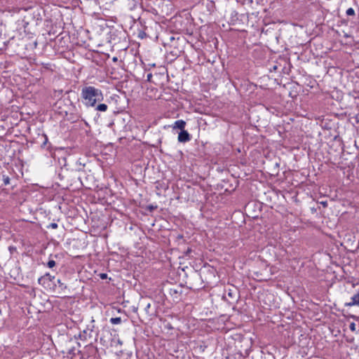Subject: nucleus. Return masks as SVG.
<instances>
[{"instance_id": "nucleus-15", "label": "nucleus", "mask_w": 359, "mask_h": 359, "mask_svg": "<svg viewBox=\"0 0 359 359\" xmlns=\"http://www.w3.org/2000/svg\"><path fill=\"white\" fill-rule=\"evenodd\" d=\"M192 249L190 248H188L186 251H184V254L186 257H193L191 255L192 253Z\"/></svg>"}, {"instance_id": "nucleus-27", "label": "nucleus", "mask_w": 359, "mask_h": 359, "mask_svg": "<svg viewBox=\"0 0 359 359\" xmlns=\"http://www.w3.org/2000/svg\"><path fill=\"white\" fill-rule=\"evenodd\" d=\"M277 69H278L277 65H274V66H273L272 68H271V71H272V70L273 71H276Z\"/></svg>"}, {"instance_id": "nucleus-21", "label": "nucleus", "mask_w": 359, "mask_h": 359, "mask_svg": "<svg viewBox=\"0 0 359 359\" xmlns=\"http://www.w3.org/2000/svg\"><path fill=\"white\" fill-rule=\"evenodd\" d=\"M58 226L57 224V223H55V222H53V223H50L49 225L47 226V229H57Z\"/></svg>"}, {"instance_id": "nucleus-2", "label": "nucleus", "mask_w": 359, "mask_h": 359, "mask_svg": "<svg viewBox=\"0 0 359 359\" xmlns=\"http://www.w3.org/2000/svg\"><path fill=\"white\" fill-rule=\"evenodd\" d=\"M94 323L95 320H92L90 323L86 326V329L79 333V339L82 341H86L93 338L96 339L98 336V330H95Z\"/></svg>"}, {"instance_id": "nucleus-25", "label": "nucleus", "mask_w": 359, "mask_h": 359, "mask_svg": "<svg viewBox=\"0 0 359 359\" xmlns=\"http://www.w3.org/2000/svg\"><path fill=\"white\" fill-rule=\"evenodd\" d=\"M320 203L324 207V208H326L327 207V201H321L320 202Z\"/></svg>"}, {"instance_id": "nucleus-26", "label": "nucleus", "mask_w": 359, "mask_h": 359, "mask_svg": "<svg viewBox=\"0 0 359 359\" xmlns=\"http://www.w3.org/2000/svg\"><path fill=\"white\" fill-rule=\"evenodd\" d=\"M145 35H146V33H145L144 32H140L139 33V36H140V38H142H142L144 37V36H145Z\"/></svg>"}, {"instance_id": "nucleus-1", "label": "nucleus", "mask_w": 359, "mask_h": 359, "mask_svg": "<svg viewBox=\"0 0 359 359\" xmlns=\"http://www.w3.org/2000/svg\"><path fill=\"white\" fill-rule=\"evenodd\" d=\"M81 97L86 107H95L97 102L104 99L102 90L92 86L83 87L81 89Z\"/></svg>"}, {"instance_id": "nucleus-31", "label": "nucleus", "mask_w": 359, "mask_h": 359, "mask_svg": "<svg viewBox=\"0 0 359 359\" xmlns=\"http://www.w3.org/2000/svg\"><path fill=\"white\" fill-rule=\"evenodd\" d=\"M48 66H49V64H46V65L44 67H45V68L48 69L49 68Z\"/></svg>"}, {"instance_id": "nucleus-32", "label": "nucleus", "mask_w": 359, "mask_h": 359, "mask_svg": "<svg viewBox=\"0 0 359 359\" xmlns=\"http://www.w3.org/2000/svg\"><path fill=\"white\" fill-rule=\"evenodd\" d=\"M351 317L352 318H353V319H356V318H357V317H356L355 316H353H353H351Z\"/></svg>"}, {"instance_id": "nucleus-18", "label": "nucleus", "mask_w": 359, "mask_h": 359, "mask_svg": "<svg viewBox=\"0 0 359 359\" xmlns=\"http://www.w3.org/2000/svg\"><path fill=\"white\" fill-rule=\"evenodd\" d=\"M182 291L179 292L177 289L175 288H170V294L174 295L181 293Z\"/></svg>"}, {"instance_id": "nucleus-23", "label": "nucleus", "mask_w": 359, "mask_h": 359, "mask_svg": "<svg viewBox=\"0 0 359 359\" xmlns=\"http://www.w3.org/2000/svg\"><path fill=\"white\" fill-rule=\"evenodd\" d=\"M349 328L351 331L355 330V324L354 323H351L349 325Z\"/></svg>"}, {"instance_id": "nucleus-17", "label": "nucleus", "mask_w": 359, "mask_h": 359, "mask_svg": "<svg viewBox=\"0 0 359 359\" xmlns=\"http://www.w3.org/2000/svg\"><path fill=\"white\" fill-rule=\"evenodd\" d=\"M346 13L347 15H354L355 11L353 8H349L346 10Z\"/></svg>"}, {"instance_id": "nucleus-22", "label": "nucleus", "mask_w": 359, "mask_h": 359, "mask_svg": "<svg viewBox=\"0 0 359 359\" xmlns=\"http://www.w3.org/2000/svg\"><path fill=\"white\" fill-rule=\"evenodd\" d=\"M99 276L102 280H104V279L107 278V274L104 273H100Z\"/></svg>"}, {"instance_id": "nucleus-20", "label": "nucleus", "mask_w": 359, "mask_h": 359, "mask_svg": "<svg viewBox=\"0 0 359 359\" xmlns=\"http://www.w3.org/2000/svg\"><path fill=\"white\" fill-rule=\"evenodd\" d=\"M43 137L44 138V141L41 144V147L45 148L46 144L48 143V136L45 134L43 135Z\"/></svg>"}, {"instance_id": "nucleus-5", "label": "nucleus", "mask_w": 359, "mask_h": 359, "mask_svg": "<svg viewBox=\"0 0 359 359\" xmlns=\"http://www.w3.org/2000/svg\"><path fill=\"white\" fill-rule=\"evenodd\" d=\"M53 289L57 290L60 293L65 294L67 286L60 279H57L53 285Z\"/></svg>"}, {"instance_id": "nucleus-8", "label": "nucleus", "mask_w": 359, "mask_h": 359, "mask_svg": "<svg viewBox=\"0 0 359 359\" xmlns=\"http://www.w3.org/2000/svg\"><path fill=\"white\" fill-rule=\"evenodd\" d=\"M32 15L33 18V19H32L33 23L35 25H37L39 24V22L42 20V18H41V15L40 13V10H39V9L34 11Z\"/></svg>"}, {"instance_id": "nucleus-14", "label": "nucleus", "mask_w": 359, "mask_h": 359, "mask_svg": "<svg viewBox=\"0 0 359 359\" xmlns=\"http://www.w3.org/2000/svg\"><path fill=\"white\" fill-rule=\"evenodd\" d=\"M175 39L174 36H170L169 38V42H167L166 43H165V47H169V48H171L174 44L173 42L175 41Z\"/></svg>"}, {"instance_id": "nucleus-9", "label": "nucleus", "mask_w": 359, "mask_h": 359, "mask_svg": "<svg viewBox=\"0 0 359 359\" xmlns=\"http://www.w3.org/2000/svg\"><path fill=\"white\" fill-rule=\"evenodd\" d=\"M186 122L184 120H177L174 123L173 128L180 129V131L184 130Z\"/></svg>"}, {"instance_id": "nucleus-12", "label": "nucleus", "mask_w": 359, "mask_h": 359, "mask_svg": "<svg viewBox=\"0 0 359 359\" xmlns=\"http://www.w3.org/2000/svg\"><path fill=\"white\" fill-rule=\"evenodd\" d=\"M108 106L106 104H99L96 107V109L100 111H106Z\"/></svg>"}, {"instance_id": "nucleus-30", "label": "nucleus", "mask_w": 359, "mask_h": 359, "mask_svg": "<svg viewBox=\"0 0 359 359\" xmlns=\"http://www.w3.org/2000/svg\"><path fill=\"white\" fill-rule=\"evenodd\" d=\"M150 307V304H148L146 306L145 309L147 310Z\"/></svg>"}, {"instance_id": "nucleus-10", "label": "nucleus", "mask_w": 359, "mask_h": 359, "mask_svg": "<svg viewBox=\"0 0 359 359\" xmlns=\"http://www.w3.org/2000/svg\"><path fill=\"white\" fill-rule=\"evenodd\" d=\"M0 181H1L3 183L1 185L7 186L11 184V179L8 176L2 175L0 176Z\"/></svg>"}, {"instance_id": "nucleus-7", "label": "nucleus", "mask_w": 359, "mask_h": 359, "mask_svg": "<svg viewBox=\"0 0 359 359\" xmlns=\"http://www.w3.org/2000/svg\"><path fill=\"white\" fill-rule=\"evenodd\" d=\"M350 302L345 303V306L351 307L353 306H359V289L358 291L351 298Z\"/></svg>"}, {"instance_id": "nucleus-6", "label": "nucleus", "mask_w": 359, "mask_h": 359, "mask_svg": "<svg viewBox=\"0 0 359 359\" xmlns=\"http://www.w3.org/2000/svg\"><path fill=\"white\" fill-rule=\"evenodd\" d=\"M177 140L180 142L185 143L191 140V135L187 130H183L179 133Z\"/></svg>"}, {"instance_id": "nucleus-4", "label": "nucleus", "mask_w": 359, "mask_h": 359, "mask_svg": "<svg viewBox=\"0 0 359 359\" xmlns=\"http://www.w3.org/2000/svg\"><path fill=\"white\" fill-rule=\"evenodd\" d=\"M50 282L53 284L55 282V277L54 276H51L49 273H46L38 279L39 284L42 285H45L46 284L49 285Z\"/></svg>"}, {"instance_id": "nucleus-19", "label": "nucleus", "mask_w": 359, "mask_h": 359, "mask_svg": "<svg viewBox=\"0 0 359 359\" xmlns=\"http://www.w3.org/2000/svg\"><path fill=\"white\" fill-rule=\"evenodd\" d=\"M156 208H157V205H154L150 204V205L147 206L146 209L147 210L150 211V212H152L154 210H156Z\"/></svg>"}, {"instance_id": "nucleus-34", "label": "nucleus", "mask_w": 359, "mask_h": 359, "mask_svg": "<svg viewBox=\"0 0 359 359\" xmlns=\"http://www.w3.org/2000/svg\"><path fill=\"white\" fill-rule=\"evenodd\" d=\"M29 23V22H25L26 25H28Z\"/></svg>"}, {"instance_id": "nucleus-29", "label": "nucleus", "mask_w": 359, "mask_h": 359, "mask_svg": "<svg viewBox=\"0 0 359 359\" xmlns=\"http://www.w3.org/2000/svg\"><path fill=\"white\" fill-rule=\"evenodd\" d=\"M113 125H114V122H110V123L108 124V127L111 128Z\"/></svg>"}, {"instance_id": "nucleus-24", "label": "nucleus", "mask_w": 359, "mask_h": 359, "mask_svg": "<svg viewBox=\"0 0 359 359\" xmlns=\"http://www.w3.org/2000/svg\"><path fill=\"white\" fill-rule=\"evenodd\" d=\"M151 78H152V74L151 73L147 74V81L150 82L151 81Z\"/></svg>"}, {"instance_id": "nucleus-33", "label": "nucleus", "mask_w": 359, "mask_h": 359, "mask_svg": "<svg viewBox=\"0 0 359 359\" xmlns=\"http://www.w3.org/2000/svg\"><path fill=\"white\" fill-rule=\"evenodd\" d=\"M116 60H117V58H116V57H114V58H113V60H114V61H116Z\"/></svg>"}, {"instance_id": "nucleus-3", "label": "nucleus", "mask_w": 359, "mask_h": 359, "mask_svg": "<svg viewBox=\"0 0 359 359\" xmlns=\"http://www.w3.org/2000/svg\"><path fill=\"white\" fill-rule=\"evenodd\" d=\"M239 297L240 292L238 289L233 285H231L225 289L222 297L229 304H233L237 302Z\"/></svg>"}, {"instance_id": "nucleus-16", "label": "nucleus", "mask_w": 359, "mask_h": 359, "mask_svg": "<svg viewBox=\"0 0 359 359\" xmlns=\"http://www.w3.org/2000/svg\"><path fill=\"white\" fill-rule=\"evenodd\" d=\"M56 265V262L53 260V259H50L48 262H47V266L48 268H53Z\"/></svg>"}, {"instance_id": "nucleus-11", "label": "nucleus", "mask_w": 359, "mask_h": 359, "mask_svg": "<svg viewBox=\"0 0 359 359\" xmlns=\"http://www.w3.org/2000/svg\"><path fill=\"white\" fill-rule=\"evenodd\" d=\"M165 48H168L167 47ZM167 52L169 53V54H170L172 57H177L179 56L180 50H179V49L175 46L174 48L170 51L168 49H167Z\"/></svg>"}, {"instance_id": "nucleus-13", "label": "nucleus", "mask_w": 359, "mask_h": 359, "mask_svg": "<svg viewBox=\"0 0 359 359\" xmlns=\"http://www.w3.org/2000/svg\"><path fill=\"white\" fill-rule=\"evenodd\" d=\"M122 320L120 317H115L110 318V323L114 325L120 324L121 323Z\"/></svg>"}, {"instance_id": "nucleus-28", "label": "nucleus", "mask_w": 359, "mask_h": 359, "mask_svg": "<svg viewBox=\"0 0 359 359\" xmlns=\"http://www.w3.org/2000/svg\"><path fill=\"white\" fill-rule=\"evenodd\" d=\"M69 354H74V348L70 349L69 351Z\"/></svg>"}]
</instances>
